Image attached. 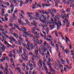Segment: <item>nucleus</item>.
I'll use <instances>...</instances> for the list:
<instances>
[{"label": "nucleus", "mask_w": 74, "mask_h": 74, "mask_svg": "<svg viewBox=\"0 0 74 74\" xmlns=\"http://www.w3.org/2000/svg\"><path fill=\"white\" fill-rule=\"evenodd\" d=\"M56 27V26L55 25H53L52 27H51V28L50 29V30H52L54 28H55Z\"/></svg>", "instance_id": "36"}, {"label": "nucleus", "mask_w": 74, "mask_h": 74, "mask_svg": "<svg viewBox=\"0 0 74 74\" xmlns=\"http://www.w3.org/2000/svg\"><path fill=\"white\" fill-rule=\"evenodd\" d=\"M5 19L6 21H8V18L7 17L5 16Z\"/></svg>", "instance_id": "64"}, {"label": "nucleus", "mask_w": 74, "mask_h": 74, "mask_svg": "<svg viewBox=\"0 0 74 74\" xmlns=\"http://www.w3.org/2000/svg\"><path fill=\"white\" fill-rule=\"evenodd\" d=\"M30 70H32L33 69H34V67H33V66L32 65H30Z\"/></svg>", "instance_id": "28"}, {"label": "nucleus", "mask_w": 74, "mask_h": 74, "mask_svg": "<svg viewBox=\"0 0 74 74\" xmlns=\"http://www.w3.org/2000/svg\"><path fill=\"white\" fill-rule=\"evenodd\" d=\"M39 63L40 65H42V61H41V59H39Z\"/></svg>", "instance_id": "31"}, {"label": "nucleus", "mask_w": 74, "mask_h": 74, "mask_svg": "<svg viewBox=\"0 0 74 74\" xmlns=\"http://www.w3.org/2000/svg\"><path fill=\"white\" fill-rule=\"evenodd\" d=\"M19 37L18 38H19L20 40H21V41H23V38H22V35H21V33L20 32H19Z\"/></svg>", "instance_id": "8"}, {"label": "nucleus", "mask_w": 74, "mask_h": 74, "mask_svg": "<svg viewBox=\"0 0 74 74\" xmlns=\"http://www.w3.org/2000/svg\"><path fill=\"white\" fill-rule=\"evenodd\" d=\"M10 60L11 62V63L12 64V65H14V61L13 60V58H11Z\"/></svg>", "instance_id": "18"}, {"label": "nucleus", "mask_w": 74, "mask_h": 74, "mask_svg": "<svg viewBox=\"0 0 74 74\" xmlns=\"http://www.w3.org/2000/svg\"><path fill=\"white\" fill-rule=\"evenodd\" d=\"M18 42L19 43V44H20V45H21L22 44V42L20 40H18Z\"/></svg>", "instance_id": "48"}, {"label": "nucleus", "mask_w": 74, "mask_h": 74, "mask_svg": "<svg viewBox=\"0 0 74 74\" xmlns=\"http://www.w3.org/2000/svg\"><path fill=\"white\" fill-rule=\"evenodd\" d=\"M0 30L2 32H3V31H4V30H5V29H4L1 28L0 29Z\"/></svg>", "instance_id": "63"}, {"label": "nucleus", "mask_w": 74, "mask_h": 74, "mask_svg": "<svg viewBox=\"0 0 74 74\" xmlns=\"http://www.w3.org/2000/svg\"><path fill=\"white\" fill-rule=\"evenodd\" d=\"M26 47L27 48V49L29 51H30V49L29 48V47H30V43H29V42H27V43L26 45Z\"/></svg>", "instance_id": "7"}, {"label": "nucleus", "mask_w": 74, "mask_h": 74, "mask_svg": "<svg viewBox=\"0 0 74 74\" xmlns=\"http://www.w3.org/2000/svg\"><path fill=\"white\" fill-rule=\"evenodd\" d=\"M61 11L62 13H64L65 11L64 10H63V9H62L60 10Z\"/></svg>", "instance_id": "58"}, {"label": "nucleus", "mask_w": 74, "mask_h": 74, "mask_svg": "<svg viewBox=\"0 0 74 74\" xmlns=\"http://www.w3.org/2000/svg\"><path fill=\"white\" fill-rule=\"evenodd\" d=\"M0 48L1 49V51L2 52H3L5 51V48H6V47H5L4 45L2 44L1 42H0Z\"/></svg>", "instance_id": "3"}, {"label": "nucleus", "mask_w": 74, "mask_h": 74, "mask_svg": "<svg viewBox=\"0 0 74 74\" xmlns=\"http://www.w3.org/2000/svg\"><path fill=\"white\" fill-rule=\"evenodd\" d=\"M50 14L53 17H54L55 16L54 15V13H53V12H51V13H50Z\"/></svg>", "instance_id": "34"}, {"label": "nucleus", "mask_w": 74, "mask_h": 74, "mask_svg": "<svg viewBox=\"0 0 74 74\" xmlns=\"http://www.w3.org/2000/svg\"><path fill=\"white\" fill-rule=\"evenodd\" d=\"M53 41L54 43H56V42H57V41H56V39L55 38L53 40Z\"/></svg>", "instance_id": "50"}, {"label": "nucleus", "mask_w": 74, "mask_h": 74, "mask_svg": "<svg viewBox=\"0 0 74 74\" xmlns=\"http://www.w3.org/2000/svg\"><path fill=\"white\" fill-rule=\"evenodd\" d=\"M14 35L15 37H16V38H17L18 37V35H16V34H14Z\"/></svg>", "instance_id": "62"}, {"label": "nucleus", "mask_w": 74, "mask_h": 74, "mask_svg": "<svg viewBox=\"0 0 74 74\" xmlns=\"http://www.w3.org/2000/svg\"><path fill=\"white\" fill-rule=\"evenodd\" d=\"M64 16L65 17V20L66 21V22H68V18H67V16H66V15L65 14Z\"/></svg>", "instance_id": "20"}, {"label": "nucleus", "mask_w": 74, "mask_h": 74, "mask_svg": "<svg viewBox=\"0 0 74 74\" xmlns=\"http://www.w3.org/2000/svg\"><path fill=\"white\" fill-rule=\"evenodd\" d=\"M47 64L48 65H52V64H51L50 62L48 61L47 62Z\"/></svg>", "instance_id": "45"}, {"label": "nucleus", "mask_w": 74, "mask_h": 74, "mask_svg": "<svg viewBox=\"0 0 74 74\" xmlns=\"http://www.w3.org/2000/svg\"><path fill=\"white\" fill-rule=\"evenodd\" d=\"M43 60H44V62H46L47 61V59L45 58V57L43 58Z\"/></svg>", "instance_id": "59"}, {"label": "nucleus", "mask_w": 74, "mask_h": 74, "mask_svg": "<svg viewBox=\"0 0 74 74\" xmlns=\"http://www.w3.org/2000/svg\"><path fill=\"white\" fill-rule=\"evenodd\" d=\"M19 50H17L16 52L17 53H18L19 55V56H21V54L22 53V47L21 46H18Z\"/></svg>", "instance_id": "2"}, {"label": "nucleus", "mask_w": 74, "mask_h": 74, "mask_svg": "<svg viewBox=\"0 0 74 74\" xmlns=\"http://www.w3.org/2000/svg\"><path fill=\"white\" fill-rule=\"evenodd\" d=\"M36 57V58H40V56L39 54H38V55Z\"/></svg>", "instance_id": "52"}, {"label": "nucleus", "mask_w": 74, "mask_h": 74, "mask_svg": "<svg viewBox=\"0 0 74 74\" xmlns=\"http://www.w3.org/2000/svg\"><path fill=\"white\" fill-rule=\"evenodd\" d=\"M45 39V40H48V37H47V36H45V37H44Z\"/></svg>", "instance_id": "43"}, {"label": "nucleus", "mask_w": 74, "mask_h": 74, "mask_svg": "<svg viewBox=\"0 0 74 74\" xmlns=\"http://www.w3.org/2000/svg\"><path fill=\"white\" fill-rule=\"evenodd\" d=\"M42 18H43L45 21H46L47 19H46V16L45 15H42Z\"/></svg>", "instance_id": "24"}, {"label": "nucleus", "mask_w": 74, "mask_h": 74, "mask_svg": "<svg viewBox=\"0 0 74 74\" xmlns=\"http://www.w3.org/2000/svg\"><path fill=\"white\" fill-rule=\"evenodd\" d=\"M10 39L11 40H12V41H14V42H15L16 41V40H15V38H10Z\"/></svg>", "instance_id": "22"}, {"label": "nucleus", "mask_w": 74, "mask_h": 74, "mask_svg": "<svg viewBox=\"0 0 74 74\" xmlns=\"http://www.w3.org/2000/svg\"><path fill=\"white\" fill-rule=\"evenodd\" d=\"M36 42L37 43L39 44H42V40H39L37 39L36 40Z\"/></svg>", "instance_id": "9"}, {"label": "nucleus", "mask_w": 74, "mask_h": 74, "mask_svg": "<svg viewBox=\"0 0 74 74\" xmlns=\"http://www.w3.org/2000/svg\"><path fill=\"white\" fill-rule=\"evenodd\" d=\"M65 67H66V68H68V70H71L72 69V66H68V65H66L65 66Z\"/></svg>", "instance_id": "14"}, {"label": "nucleus", "mask_w": 74, "mask_h": 74, "mask_svg": "<svg viewBox=\"0 0 74 74\" xmlns=\"http://www.w3.org/2000/svg\"><path fill=\"white\" fill-rule=\"evenodd\" d=\"M37 24L36 23H34L33 25H34V26L35 27H36L37 26Z\"/></svg>", "instance_id": "54"}, {"label": "nucleus", "mask_w": 74, "mask_h": 74, "mask_svg": "<svg viewBox=\"0 0 74 74\" xmlns=\"http://www.w3.org/2000/svg\"><path fill=\"white\" fill-rule=\"evenodd\" d=\"M23 56L25 57V58L22 56V59L23 60H24V61H26V62H27L28 59V57H27V54L26 52L25 51H24Z\"/></svg>", "instance_id": "1"}, {"label": "nucleus", "mask_w": 74, "mask_h": 74, "mask_svg": "<svg viewBox=\"0 0 74 74\" xmlns=\"http://www.w3.org/2000/svg\"><path fill=\"white\" fill-rule=\"evenodd\" d=\"M53 0V1H55V3H56L55 6H56V7L57 6V5H58V4L57 3V1H56L57 0Z\"/></svg>", "instance_id": "44"}, {"label": "nucleus", "mask_w": 74, "mask_h": 74, "mask_svg": "<svg viewBox=\"0 0 74 74\" xmlns=\"http://www.w3.org/2000/svg\"><path fill=\"white\" fill-rule=\"evenodd\" d=\"M23 2H20V7H22V4H23Z\"/></svg>", "instance_id": "40"}, {"label": "nucleus", "mask_w": 74, "mask_h": 74, "mask_svg": "<svg viewBox=\"0 0 74 74\" xmlns=\"http://www.w3.org/2000/svg\"><path fill=\"white\" fill-rule=\"evenodd\" d=\"M28 16L29 18H30L31 20H32L33 19V17H32V16H31L30 15H29Z\"/></svg>", "instance_id": "23"}, {"label": "nucleus", "mask_w": 74, "mask_h": 74, "mask_svg": "<svg viewBox=\"0 0 74 74\" xmlns=\"http://www.w3.org/2000/svg\"><path fill=\"white\" fill-rule=\"evenodd\" d=\"M50 44H51V45L52 47H55V46H54V43L53 42H53H50Z\"/></svg>", "instance_id": "30"}, {"label": "nucleus", "mask_w": 74, "mask_h": 74, "mask_svg": "<svg viewBox=\"0 0 74 74\" xmlns=\"http://www.w3.org/2000/svg\"><path fill=\"white\" fill-rule=\"evenodd\" d=\"M49 68L50 69V70L51 71H52V72H53L54 73H55V70H54V69H52V67H51V65H49Z\"/></svg>", "instance_id": "11"}, {"label": "nucleus", "mask_w": 74, "mask_h": 74, "mask_svg": "<svg viewBox=\"0 0 74 74\" xmlns=\"http://www.w3.org/2000/svg\"><path fill=\"white\" fill-rule=\"evenodd\" d=\"M16 23V24H14V26H15V27H16L17 29H18V30H20V31L22 32V30H23L21 29V28H19V26L18 25V23Z\"/></svg>", "instance_id": "6"}, {"label": "nucleus", "mask_w": 74, "mask_h": 74, "mask_svg": "<svg viewBox=\"0 0 74 74\" xmlns=\"http://www.w3.org/2000/svg\"><path fill=\"white\" fill-rule=\"evenodd\" d=\"M22 29L21 30H23L22 31H23L24 32V34H26V35H28V32H26V31H27V29L25 27H22Z\"/></svg>", "instance_id": "4"}, {"label": "nucleus", "mask_w": 74, "mask_h": 74, "mask_svg": "<svg viewBox=\"0 0 74 74\" xmlns=\"http://www.w3.org/2000/svg\"><path fill=\"white\" fill-rule=\"evenodd\" d=\"M30 48L31 49H34V46H33V43L31 44Z\"/></svg>", "instance_id": "21"}, {"label": "nucleus", "mask_w": 74, "mask_h": 74, "mask_svg": "<svg viewBox=\"0 0 74 74\" xmlns=\"http://www.w3.org/2000/svg\"><path fill=\"white\" fill-rule=\"evenodd\" d=\"M38 49L37 50H35V53L36 55H38Z\"/></svg>", "instance_id": "29"}, {"label": "nucleus", "mask_w": 74, "mask_h": 74, "mask_svg": "<svg viewBox=\"0 0 74 74\" xmlns=\"http://www.w3.org/2000/svg\"><path fill=\"white\" fill-rule=\"evenodd\" d=\"M7 58V57H2V58L3 60L5 61V59Z\"/></svg>", "instance_id": "42"}, {"label": "nucleus", "mask_w": 74, "mask_h": 74, "mask_svg": "<svg viewBox=\"0 0 74 74\" xmlns=\"http://www.w3.org/2000/svg\"><path fill=\"white\" fill-rule=\"evenodd\" d=\"M40 25L42 27H43V28L45 27V26H44V24H41Z\"/></svg>", "instance_id": "61"}, {"label": "nucleus", "mask_w": 74, "mask_h": 74, "mask_svg": "<svg viewBox=\"0 0 74 74\" xmlns=\"http://www.w3.org/2000/svg\"><path fill=\"white\" fill-rule=\"evenodd\" d=\"M16 69L17 70H18V71L19 73H21V69H20L19 68H16Z\"/></svg>", "instance_id": "19"}, {"label": "nucleus", "mask_w": 74, "mask_h": 74, "mask_svg": "<svg viewBox=\"0 0 74 74\" xmlns=\"http://www.w3.org/2000/svg\"><path fill=\"white\" fill-rule=\"evenodd\" d=\"M36 14H35V15L36 16H37V17H38V16L39 15V13L38 12H35Z\"/></svg>", "instance_id": "27"}, {"label": "nucleus", "mask_w": 74, "mask_h": 74, "mask_svg": "<svg viewBox=\"0 0 74 74\" xmlns=\"http://www.w3.org/2000/svg\"><path fill=\"white\" fill-rule=\"evenodd\" d=\"M60 60L62 62H64V63H65V61L63 60V58H60Z\"/></svg>", "instance_id": "47"}, {"label": "nucleus", "mask_w": 74, "mask_h": 74, "mask_svg": "<svg viewBox=\"0 0 74 74\" xmlns=\"http://www.w3.org/2000/svg\"><path fill=\"white\" fill-rule=\"evenodd\" d=\"M66 12H69L70 11V8H68L66 10Z\"/></svg>", "instance_id": "53"}, {"label": "nucleus", "mask_w": 74, "mask_h": 74, "mask_svg": "<svg viewBox=\"0 0 74 74\" xmlns=\"http://www.w3.org/2000/svg\"><path fill=\"white\" fill-rule=\"evenodd\" d=\"M40 21L41 22H42V23H46V21H44V20H40Z\"/></svg>", "instance_id": "38"}, {"label": "nucleus", "mask_w": 74, "mask_h": 74, "mask_svg": "<svg viewBox=\"0 0 74 74\" xmlns=\"http://www.w3.org/2000/svg\"><path fill=\"white\" fill-rule=\"evenodd\" d=\"M34 46H37L38 45L37 44V42H34Z\"/></svg>", "instance_id": "56"}, {"label": "nucleus", "mask_w": 74, "mask_h": 74, "mask_svg": "<svg viewBox=\"0 0 74 74\" xmlns=\"http://www.w3.org/2000/svg\"><path fill=\"white\" fill-rule=\"evenodd\" d=\"M35 37H36V40H37V39H38L37 38H40V37H39V36L38 35H36V36H35Z\"/></svg>", "instance_id": "49"}, {"label": "nucleus", "mask_w": 74, "mask_h": 74, "mask_svg": "<svg viewBox=\"0 0 74 74\" xmlns=\"http://www.w3.org/2000/svg\"><path fill=\"white\" fill-rule=\"evenodd\" d=\"M44 69H45L46 73L47 74H48V69H47V66H45V65L44 67Z\"/></svg>", "instance_id": "15"}, {"label": "nucleus", "mask_w": 74, "mask_h": 74, "mask_svg": "<svg viewBox=\"0 0 74 74\" xmlns=\"http://www.w3.org/2000/svg\"><path fill=\"white\" fill-rule=\"evenodd\" d=\"M58 66L59 68H60V70H63V69H62V68L61 67H63V66L61 65H58Z\"/></svg>", "instance_id": "25"}, {"label": "nucleus", "mask_w": 74, "mask_h": 74, "mask_svg": "<svg viewBox=\"0 0 74 74\" xmlns=\"http://www.w3.org/2000/svg\"><path fill=\"white\" fill-rule=\"evenodd\" d=\"M68 45H69L70 49H72V46H71V44L68 43Z\"/></svg>", "instance_id": "37"}, {"label": "nucleus", "mask_w": 74, "mask_h": 74, "mask_svg": "<svg viewBox=\"0 0 74 74\" xmlns=\"http://www.w3.org/2000/svg\"><path fill=\"white\" fill-rule=\"evenodd\" d=\"M45 11L44 10H42V14H43V15H45Z\"/></svg>", "instance_id": "32"}, {"label": "nucleus", "mask_w": 74, "mask_h": 74, "mask_svg": "<svg viewBox=\"0 0 74 74\" xmlns=\"http://www.w3.org/2000/svg\"><path fill=\"white\" fill-rule=\"evenodd\" d=\"M10 33H11L12 34V32H13V31H12V29H10Z\"/></svg>", "instance_id": "55"}, {"label": "nucleus", "mask_w": 74, "mask_h": 74, "mask_svg": "<svg viewBox=\"0 0 74 74\" xmlns=\"http://www.w3.org/2000/svg\"><path fill=\"white\" fill-rule=\"evenodd\" d=\"M61 17L62 19H64V15L63 14H61Z\"/></svg>", "instance_id": "33"}, {"label": "nucleus", "mask_w": 74, "mask_h": 74, "mask_svg": "<svg viewBox=\"0 0 74 74\" xmlns=\"http://www.w3.org/2000/svg\"><path fill=\"white\" fill-rule=\"evenodd\" d=\"M40 47L42 48V49L44 50V52H45L47 51V48H44V47L42 46L41 45L40 46Z\"/></svg>", "instance_id": "13"}, {"label": "nucleus", "mask_w": 74, "mask_h": 74, "mask_svg": "<svg viewBox=\"0 0 74 74\" xmlns=\"http://www.w3.org/2000/svg\"><path fill=\"white\" fill-rule=\"evenodd\" d=\"M31 30H32V33H33V34H36V33H35V31H36V29H35V28L33 27L31 28Z\"/></svg>", "instance_id": "12"}, {"label": "nucleus", "mask_w": 74, "mask_h": 74, "mask_svg": "<svg viewBox=\"0 0 74 74\" xmlns=\"http://www.w3.org/2000/svg\"><path fill=\"white\" fill-rule=\"evenodd\" d=\"M69 25H70V23L69 22H68L67 23V24H66V27H69Z\"/></svg>", "instance_id": "46"}, {"label": "nucleus", "mask_w": 74, "mask_h": 74, "mask_svg": "<svg viewBox=\"0 0 74 74\" xmlns=\"http://www.w3.org/2000/svg\"><path fill=\"white\" fill-rule=\"evenodd\" d=\"M16 23V24H14V26H15V27H16L17 29H18V30H20V31L22 32V30H23L21 29V28H19V26L18 25V23Z\"/></svg>", "instance_id": "5"}, {"label": "nucleus", "mask_w": 74, "mask_h": 74, "mask_svg": "<svg viewBox=\"0 0 74 74\" xmlns=\"http://www.w3.org/2000/svg\"><path fill=\"white\" fill-rule=\"evenodd\" d=\"M63 3L64 4H66V0H62Z\"/></svg>", "instance_id": "60"}, {"label": "nucleus", "mask_w": 74, "mask_h": 74, "mask_svg": "<svg viewBox=\"0 0 74 74\" xmlns=\"http://www.w3.org/2000/svg\"><path fill=\"white\" fill-rule=\"evenodd\" d=\"M2 15H3V14L5 13V12H4V9H2Z\"/></svg>", "instance_id": "26"}, {"label": "nucleus", "mask_w": 74, "mask_h": 74, "mask_svg": "<svg viewBox=\"0 0 74 74\" xmlns=\"http://www.w3.org/2000/svg\"><path fill=\"white\" fill-rule=\"evenodd\" d=\"M51 10L54 13L56 14V9H54L53 8H51Z\"/></svg>", "instance_id": "16"}, {"label": "nucleus", "mask_w": 74, "mask_h": 74, "mask_svg": "<svg viewBox=\"0 0 74 74\" xmlns=\"http://www.w3.org/2000/svg\"><path fill=\"white\" fill-rule=\"evenodd\" d=\"M33 7H32V8L33 9H35V8H36V5H34V4H32Z\"/></svg>", "instance_id": "41"}, {"label": "nucleus", "mask_w": 74, "mask_h": 74, "mask_svg": "<svg viewBox=\"0 0 74 74\" xmlns=\"http://www.w3.org/2000/svg\"><path fill=\"white\" fill-rule=\"evenodd\" d=\"M7 45H8L7 46V47L8 48H10V47H12H12H15V45H14L13 46H11V45H10L8 44H7Z\"/></svg>", "instance_id": "17"}, {"label": "nucleus", "mask_w": 74, "mask_h": 74, "mask_svg": "<svg viewBox=\"0 0 74 74\" xmlns=\"http://www.w3.org/2000/svg\"><path fill=\"white\" fill-rule=\"evenodd\" d=\"M70 41H71L70 40H69V39L68 40H67V39H66V42L67 44H68L69 43H68V42H70Z\"/></svg>", "instance_id": "35"}, {"label": "nucleus", "mask_w": 74, "mask_h": 74, "mask_svg": "<svg viewBox=\"0 0 74 74\" xmlns=\"http://www.w3.org/2000/svg\"><path fill=\"white\" fill-rule=\"evenodd\" d=\"M23 37H25L27 39V36H26V35L24 34L23 35Z\"/></svg>", "instance_id": "57"}, {"label": "nucleus", "mask_w": 74, "mask_h": 74, "mask_svg": "<svg viewBox=\"0 0 74 74\" xmlns=\"http://www.w3.org/2000/svg\"><path fill=\"white\" fill-rule=\"evenodd\" d=\"M66 22V23H67V22L65 20H64V21H63V22L64 23V24H63V25L64 26L65 25V22Z\"/></svg>", "instance_id": "39"}, {"label": "nucleus", "mask_w": 74, "mask_h": 74, "mask_svg": "<svg viewBox=\"0 0 74 74\" xmlns=\"http://www.w3.org/2000/svg\"><path fill=\"white\" fill-rule=\"evenodd\" d=\"M10 8H11V12L12 14V12L14 11V5H11Z\"/></svg>", "instance_id": "10"}, {"label": "nucleus", "mask_w": 74, "mask_h": 74, "mask_svg": "<svg viewBox=\"0 0 74 74\" xmlns=\"http://www.w3.org/2000/svg\"><path fill=\"white\" fill-rule=\"evenodd\" d=\"M37 6H39V7L40 8H41V4H40V3L39 4H38L37 5Z\"/></svg>", "instance_id": "51"}]
</instances>
